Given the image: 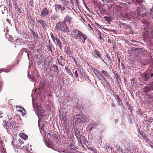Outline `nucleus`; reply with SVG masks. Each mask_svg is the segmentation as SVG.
<instances>
[{"instance_id":"20e7f679","label":"nucleus","mask_w":153,"mask_h":153,"mask_svg":"<svg viewBox=\"0 0 153 153\" xmlns=\"http://www.w3.org/2000/svg\"><path fill=\"white\" fill-rule=\"evenodd\" d=\"M151 31L149 32H145L144 33L143 38L145 41L149 45L152 43V39H153V35Z\"/></svg>"},{"instance_id":"bb28decb","label":"nucleus","mask_w":153,"mask_h":153,"mask_svg":"<svg viewBox=\"0 0 153 153\" xmlns=\"http://www.w3.org/2000/svg\"><path fill=\"white\" fill-rule=\"evenodd\" d=\"M106 21L108 22H110L111 21L112 19L111 17H108V16H105L104 17Z\"/></svg>"},{"instance_id":"5701e85b","label":"nucleus","mask_w":153,"mask_h":153,"mask_svg":"<svg viewBox=\"0 0 153 153\" xmlns=\"http://www.w3.org/2000/svg\"><path fill=\"white\" fill-rule=\"evenodd\" d=\"M53 67L54 68V71L57 73H59V70H58V66L55 64L53 65Z\"/></svg>"},{"instance_id":"1a4fd4ad","label":"nucleus","mask_w":153,"mask_h":153,"mask_svg":"<svg viewBox=\"0 0 153 153\" xmlns=\"http://www.w3.org/2000/svg\"><path fill=\"white\" fill-rule=\"evenodd\" d=\"M66 111L63 112L62 114L61 119L62 122H63L65 125H66L68 122V118L67 117V115L66 113Z\"/></svg>"},{"instance_id":"e2e57ef3","label":"nucleus","mask_w":153,"mask_h":153,"mask_svg":"<svg viewBox=\"0 0 153 153\" xmlns=\"http://www.w3.org/2000/svg\"><path fill=\"white\" fill-rule=\"evenodd\" d=\"M60 58H62V59L63 58V57H62V56H60Z\"/></svg>"},{"instance_id":"7c9ffc66","label":"nucleus","mask_w":153,"mask_h":153,"mask_svg":"<svg viewBox=\"0 0 153 153\" xmlns=\"http://www.w3.org/2000/svg\"><path fill=\"white\" fill-rule=\"evenodd\" d=\"M10 69H0V72L1 71H3L4 72H8L10 71Z\"/></svg>"},{"instance_id":"6e6d98bb","label":"nucleus","mask_w":153,"mask_h":153,"mask_svg":"<svg viewBox=\"0 0 153 153\" xmlns=\"http://www.w3.org/2000/svg\"><path fill=\"white\" fill-rule=\"evenodd\" d=\"M74 61L75 63V64H77L76 62V61L75 60V59H74Z\"/></svg>"},{"instance_id":"c756f323","label":"nucleus","mask_w":153,"mask_h":153,"mask_svg":"<svg viewBox=\"0 0 153 153\" xmlns=\"http://www.w3.org/2000/svg\"><path fill=\"white\" fill-rule=\"evenodd\" d=\"M28 76L29 78L30 77V79H32V80H34V76L33 74H32V75L31 76V75L29 73V72H28Z\"/></svg>"},{"instance_id":"e433bc0d","label":"nucleus","mask_w":153,"mask_h":153,"mask_svg":"<svg viewBox=\"0 0 153 153\" xmlns=\"http://www.w3.org/2000/svg\"><path fill=\"white\" fill-rule=\"evenodd\" d=\"M95 71L97 73H98L100 76H102L101 72H100V71H98L97 70H96V69L95 70Z\"/></svg>"},{"instance_id":"a19ab883","label":"nucleus","mask_w":153,"mask_h":153,"mask_svg":"<svg viewBox=\"0 0 153 153\" xmlns=\"http://www.w3.org/2000/svg\"><path fill=\"white\" fill-rule=\"evenodd\" d=\"M16 107H17V108H22V109L25 112V109L22 107L20 106H19V105H17L16 106Z\"/></svg>"},{"instance_id":"c03bdc74","label":"nucleus","mask_w":153,"mask_h":153,"mask_svg":"<svg viewBox=\"0 0 153 153\" xmlns=\"http://www.w3.org/2000/svg\"><path fill=\"white\" fill-rule=\"evenodd\" d=\"M14 143V142L13 141H12V142L11 145H13V148H14V149H15V148L16 147V146H15V147H14V144H13V143Z\"/></svg>"},{"instance_id":"2f4dec72","label":"nucleus","mask_w":153,"mask_h":153,"mask_svg":"<svg viewBox=\"0 0 153 153\" xmlns=\"http://www.w3.org/2000/svg\"><path fill=\"white\" fill-rule=\"evenodd\" d=\"M115 99L117 100V102H119L120 101V98L118 95L117 94L115 96Z\"/></svg>"},{"instance_id":"3c124183","label":"nucleus","mask_w":153,"mask_h":153,"mask_svg":"<svg viewBox=\"0 0 153 153\" xmlns=\"http://www.w3.org/2000/svg\"><path fill=\"white\" fill-rule=\"evenodd\" d=\"M22 116H24L25 114V112H24L23 111V112H22Z\"/></svg>"},{"instance_id":"8fccbe9b","label":"nucleus","mask_w":153,"mask_h":153,"mask_svg":"<svg viewBox=\"0 0 153 153\" xmlns=\"http://www.w3.org/2000/svg\"><path fill=\"white\" fill-rule=\"evenodd\" d=\"M33 35L35 36H36V33H35V32H33Z\"/></svg>"},{"instance_id":"c85d7f7f","label":"nucleus","mask_w":153,"mask_h":153,"mask_svg":"<svg viewBox=\"0 0 153 153\" xmlns=\"http://www.w3.org/2000/svg\"><path fill=\"white\" fill-rule=\"evenodd\" d=\"M73 72L74 73V74L76 78H78V74L77 73V71L76 70L74 71H74H73Z\"/></svg>"},{"instance_id":"79ce46f5","label":"nucleus","mask_w":153,"mask_h":153,"mask_svg":"<svg viewBox=\"0 0 153 153\" xmlns=\"http://www.w3.org/2000/svg\"><path fill=\"white\" fill-rule=\"evenodd\" d=\"M82 0V1L84 3V4L85 5V7H86V8H88V7H87V5L86 4L84 1L83 0Z\"/></svg>"},{"instance_id":"13d9d810","label":"nucleus","mask_w":153,"mask_h":153,"mask_svg":"<svg viewBox=\"0 0 153 153\" xmlns=\"http://www.w3.org/2000/svg\"><path fill=\"white\" fill-rule=\"evenodd\" d=\"M105 64L107 65L106 63L104 61V62H103Z\"/></svg>"},{"instance_id":"4d7b16f0","label":"nucleus","mask_w":153,"mask_h":153,"mask_svg":"<svg viewBox=\"0 0 153 153\" xmlns=\"http://www.w3.org/2000/svg\"><path fill=\"white\" fill-rule=\"evenodd\" d=\"M7 21L9 23H10V21H9V19H7Z\"/></svg>"},{"instance_id":"a18cd8bd","label":"nucleus","mask_w":153,"mask_h":153,"mask_svg":"<svg viewBox=\"0 0 153 153\" xmlns=\"http://www.w3.org/2000/svg\"><path fill=\"white\" fill-rule=\"evenodd\" d=\"M17 111L18 112H19L21 113H22V112H23V111L22 110H17Z\"/></svg>"},{"instance_id":"72a5a7b5","label":"nucleus","mask_w":153,"mask_h":153,"mask_svg":"<svg viewBox=\"0 0 153 153\" xmlns=\"http://www.w3.org/2000/svg\"><path fill=\"white\" fill-rule=\"evenodd\" d=\"M106 30L107 31L112 32L114 33H116V31L114 29H106Z\"/></svg>"},{"instance_id":"aec40b11","label":"nucleus","mask_w":153,"mask_h":153,"mask_svg":"<svg viewBox=\"0 0 153 153\" xmlns=\"http://www.w3.org/2000/svg\"><path fill=\"white\" fill-rule=\"evenodd\" d=\"M3 123L2 124V126H3V129L7 132V125L6 122V121H3Z\"/></svg>"},{"instance_id":"680f3d73","label":"nucleus","mask_w":153,"mask_h":153,"mask_svg":"<svg viewBox=\"0 0 153 153\" xmlns=\"http://www.w3.org/2000/svg\"><path fill=\"white\" fill-rule=\"evenodd\" d=\"M130 109V111L131 112L132 110L131 109Z\"/></svg>"},{"instance_id":"864d4df0","label":"nucleus","mask_w":153,"mask_h":153,"mask_svg":"<svg viewBox=\"0 0 153 153\" xmlns=\"http://www.w3.org/2000/svg\"><path fill=\"white\" fill-rule=\"evenodd\" d=\"M101 33L100 32H99L98 33V34L99 36H101Z\"/></svg>"},{"instance_id":"774afa93","label":"nucleus","mask_w":153,"mask_h":153,"mask_svg":"<svg viewBox=\"0 0 153 153\" xmlns=\"http://www.w3.org/2000/svg\"><path fill=\"white\" fill-rule=\"evenodd\" d=\"M1 114V112H0V115Z\"/></svg>"},{"instance_id":"f704fd0d","label":"nucleus","mask_w":153,"mask_h":153,"mask_svg":"<svg viewBox=\"0 0 153 153\" xmlns=\"http://www.w3.org/2000/svg\"><path fill=\"white\" fill-rule=\"evenodd\" d=\"M136 1L139 4H140L144 2V0H136Z\"/></svg>"},{"instance_id":"cd10ccee","label":"nucleus","mask_w":153,"mask_h":153,"mask_svg":"<svg viewBox=\"0 0 153 153\" xmlns=\"http://www.w3.org/2000/svg\"><path fill=\"white\" fill-rule=\"evenodd\" d=\"M21 137L24 140H26L27 139V136L24 134H22L21 135Z\"/></svg>"},{"instance_id":"bf43d9fd","label":"nucleus","mask_w":153,"mask_h":153,"mask_svg":"<svg viewBox=\"0 0 153 153\" xmlns=\"http://www.w3.org/2000/svg\"><path fill=\"white\" fill-rule=\"evenodd\" d=\"M132 41V42H134L135 41V40H132V41Z\"/></svg>"},{"instance_id":"f8f14e48","label":"nucleus","mask_w":153,"mask_h":153,"mask_svg":"<svg viewBox=\"0 0 153 153\" xmlns=\"http://www.w3.org/2000/svg\"><path fill=\"white\" fill-rule=\"evenodd\" d=\"M92 56L96 58L99 57L102 55L100 52L96 50H95L92 52Z\"/></svg>"},{"instance_id":"6ab92c4d","label":"nucleus","mask_w":153,"mask_h":153,"mask_svg":"<svg viewBox=\"0 0 153 153\" xmlns=\"http://www.w3.org/2000/svg\"><path fill=\"white\" fill-rule=\"evenodd\" d=\"M126 17L128 19H132L134 18L133 16L132 15L131 13H128L126 15Z\"/></svg>"},{"instance_id":"37998d69","label":"nucleus","mask_w":153,"mask_h":153,"mask_svg":"<svg viewBox=\"0 0 153 153\" xmlns=\"http://www.w3.org/2000/svg\"><path fill=\"white\" fill-rule=\"evenodd\" d=\"M99 57L101 59V61H102V62H104V60L103 59V58H102V57L101 56Z\"/></svg>"},{"instance_id":"a211bd4d","label":"nucleus","mask_w":153,"mask_h":153,"mask_svg":"<svg viewBox=\"0 0 153 153\" xmlns=\"http://www.w3.org/2000/svg\"><path fill=\"white\" fill-rule=\"evenodd\" d=\"M65 51L66 53L69 55H71L72 54V52L70 50V48L69 47H65Z\"/></svg>"},{"instance_id":"338daca9","label":"nucleus","mask_w":153,"mask_h":153,"mask_svg":"<svg viewBox=\"0 0 153 153\" xmlns=\"http://www.w3.org/2000/svg\"><path fill=\"white\" fill-rule=\"evenodd\" d=\"M114 106V104H113V105H112V106Z\"/></svg>"},{"instance_id":"4c0bfd02","label":"nucleus","mask_w":153,"mask_h":153,"mask_svg":"<svg viewBox=\"0 0 153 153\" xmlns=\"http://www.w3.org/2000/svg\"><path fill=\"white\" fill-rule=\"evenodd\" d=\"M150 12H151V13H150L151 15L152 16H153L152 18L153 19V4L152 7V9L150 10Z\"/></svg>"},{"instance_id":"0eeeda50","label":"nucleus","mask_w":153,"mask_h":153,"mask_svg":"<svg viewBox=\"0 0 153 153\" xmlns=\"http://www.w3.org/2000/svg\"><path fill=\"white\" fill-rule=\"evenodd\" d=\"M76 119L80 123L81 122L83 123H88L89 122V119L87 116L84 115L76 116Z\"/></svg>"},{"instance_id":"0e129e2a","label":"nucleus","mask_w":153,"mask_h":153,"mask_svg":"<svg viewBox=\"0 0 153 153\" xmlns=\"http://www.w3.org/2000/svg\"><path fill=\"white\" fill-rule=\"evenodd\" d=\"M103 2H104V0H101ZM105 1H106V0H105Z\"/></svg>"},{"instance_id":"2eb2a0df","label":"nucleus","mask_w":153,"mask_h":153,"mask_svg":"<svg viewBox=\"0 0 153 153\" xmlns=\"http://www.w3.org/2000/svg\"><path fill=\"white\" fill-rule=\"evenodd\" d=\"M71 19V18L68 16H66L65 18L64 19V22L65 24L66 22L68 23L69 24L70 23V21Z\"/></svg>"},{"instance_id":"393cba45","label":"nucleus","mask_w":153,"mask_h":153,"mask_svg":"<svg viewBox=\"0 0 153 153\" xmlns=\"http://www.w3.org/2000/svg\"><path fill=\"white\" fill-rule=\"evenodd\" d=\"M58 139L57 137V135L56 134H54L53 138V140L55 141H56V144H58V145H59V142L57 141Z\"/></svg>"},{"instance_id":"5fc2aeb1","label":"nucleus","mask_w":153,"mask_h":153,"mask_svg":"<svg viewBox=\"0 0 153 153\" xmlns=\"http://www.w3.org/2000/svg\"><path fill=\"white\" fill-rule=\"evenodd\" d=\"M55 40H56V41H57V40H59V39H58L57 37H55Z\"/></svg>"},{"instance_id":"603ef678","label":"nucleus","mask_w":153,"mask_h":153,"mask_svg":"<svg viewBox=\"0 0 153 153\" xmlns=\"http://www.w3.org/2000/svg\"><path fill=\"white\" fill-rule=\"evenodd\" d=\"M57 60H58V62L59 63V64L60 65H62L61 63V62H60L59 61L58 59Z\"/></svg>"},{"instance_id":"7ed1b4c3","label":"nucleus","mask_w":153,"mask_h":153,"mask_svg":"<svg viewBox=\"0 0 153 153\" xmlns=\"http://www.w3.org/2000/svg\"><path fill=\"white\" fill-rule=\"evenodd\" d=\"M56 28L57 30L62 31L64 33H68L69 32L68 28L64 22H60L57 23L56 25Z\"/></svg>"},{"instance_id":"dca6fc26","label":"nucleus","mask_w":153,"mask_h":153,"mask_svg":"<svg viewBox=\"0 0 153 153\" xmlns=\"http://www.w3.org/2000/svg\"><path fill=\"white\" fill-rule=\"evenodd\" d=\"M47 49L48 51H50L51 53H53L52 48H53V45L50 43L48 44L47 45Z\"/></svg>"},{"instance_id":"423d86ee","label":"nucleus","mask_w":153,"mask_h":153,"mask_svg":"<svg viewBox=\"0 0 153 153\" xmlns=\"http://www.w3.org/2000/svg\"><path fill=\"white\" fill-rule=\"evenodd\" d=\"M52 12V10L46 7H44L41 11L40 16L42 18H45L50 15V13Z\"/></svg>"},{"instance_id":"a878e982","label":"nucleus","mask_w":153,"mask_h":153,"mask_svg":"<svg viewBox=\"0 0 153 153\" xmlns=\"http://www.w3.org/2000/svg\"><path fill=\"white\" fill-rule=\"evenodd\" d=\"M54 134H51L50 133H48L47 135V137L49 138L50 139L53 140Z\"/></svg>"},{"instance_id":"c9c22d12","label":"nucleus","mask_w":153,"mask_h":153,"mask_svg":"<svg viewBox=\"0 0 153 153\" xmlns=\"http://www.w3.org/2000/svg\"><path fill=\"white\" fill-rule=\"evenodd\" d=\"M51 38L52 39L53 42H55V37H54V36L53 35L52 33H51Z\"/></svg>"},{"instance_id":"052dcab7","label":"nucleus","mask_w":153,"mask_h":153,"mask_svg":"<svg viewBox=\"0 0 153 153\" xmlns=\"http://www.w3.org/2000/svg\"><path fill=\"white\" fill-rule=\"evenodd\" d=\"M118 61L120 62V58H118Z\"/></svg>"},{"instance_id":"f03ea898","label":"nucleus","mask_w":153,"mask_h":153,"mask_svg":"<svg viewBox=\"0 0 153 153\" xmlns=\"http://www.w3.org/2000/svg\"><path fill=\"white\" fill-rule=\"evenodd\" d=\"M32 97H34L33 96V94L32 93L31 95ZM34 98H32V104L34 108L36 109L38 111L37 113L39 115L42 116L44 115L45 111L42 108L41 105L39 104H37L35 102L34 100Z\"/></svg>"},{"instance_id":"4468645a","label":"nucleus","mask_w":153,"mask_h":153,"mask_svg":"<svg viewBox=\"0 0 153 153\" xmlns=\"http://www.w3.org/2000/svg\"><path fill=\"white\" fill-rule=\"evenodd\" d=\"M62 2L63 3V4L62 6L61 5L60 10L63 11L65 9V7L67 5V3L66 1L65 0H62Z\"/></svg>"},{"instance_id":"69168bd1","label":"nucleus","mask_w":153,"mask_h":153,"mask_svg":"<svg viewBox=\"0 0 153 153\" xmlns=\"http://www.w3.org/2000/svg\"><path fill=\"white\" fill-rule=\"evenodd\" d=\"M60 111L61 112H62V111H61V110H60Z\"/></svg>"},{"instance_id":"9d476101","label":"nucleus","mask_w":153,"mask_h":153,"mask_svg":"<svg viewBox=\"0 0 153 153\" xmlns=\"http://www.w3.org/2000/svg\"><path fill=\"white\" fill-rule=\"evenodd\" d=\"M38 125L39 127V128H40V131H41L42 133V132H43L44 133H46V132L47 131L46 130L47 129L46 128V127L45 126H46L45 123H44V122L43 126L41 127V128H40V120L39 119V120H38Z\"/></svg>"},{"instance_id":"ea45409f","label":"nucleus","mask_w":153,"mask_h":153,"mask_svg":"<svg viewBox=\"0 0 153 153\" xmlns=\"http://www.w3.org/2000/svg\"><path fill=\"white\" fill-rule=\"evenodd\" d=\"M103 79L104 81L105 82H106V84L108 86H109V83L108 82L107 80L106 79H105V78H104L103 77Z\"/></svg>"},{"instance_id":"09e8293b","label":"nucleus","mask_w":153,"mask_h":153,"mask_svg":"<svg viewBox=\"0 0 153 153\" xmlns=\"http://www.w3.org/2000/svg\"><path fill=\"white\" fill-rule=\"evenodd\" d=\"M106 56L108 59H110L111 58L108 56V55H106Z\"/></svg>"},{"instance_id":"4be33fe9","label":"nucleus","mask_w":153,"mask_h":153,"mask_svg":"<svg viewBox=\"0 0 153 153\" xmlns=\"http://www.w3.org/2000/svg\"><path fill=\"white\" fill-rule=\"evenodd\" d=\"M65 69L67 73H68L71 76H73V75L71 71L70 70L69 68H68L67 67H65Z\"/></svg>"},{"instance_id":"9b49d317","label":"nucleus","mask_w":153,"mask_h":153,"mask_svg":"<svg viewBox=\"0 0 153 153\" xmlns=\"http://www.w3.org/2000/svg\"><path fill=\"white\" fill-rule=\"evenodd\" d=\"M36 22L38 24H39L41 26V27L43 28H44L46 25L45 21L41 19L39 20L36 19Z\"/></svg>"},{"instance_id":"412c9836","label":"nucleus","mask_w":153,"mask_h":153,"mask_svg":"<svg viewBox=\"0 0 153 153\" xmlns=\"http://www.w3.org/2000/svg\"><path fill=\"white\" fill-rule=\"evenodd\" d=\"M61 7V5L59 4H56L55 5V10L56 12L58 11L60 9Z\"/></svg>"},{"instance_id":"58836bf2","label":"nucleus","mask_w":153,"mask_h":153,"mask_svg":"<svg viewBox=\"0 0 153 153\" xmlns=\"http://www.w3.org/2000/svg\"><path fill=\"white\" fill-rule=\"evenodd\" d=\"M137 113L139 115H142V113L141 111L140 110L138 109L137 111Z\"/></svg>"},{"instance_id":"f257e3e1","label":"nucleus","mask_w":153,"mask_h":153,"mask_svg":"<svg viewBox=\"0 0 153 153\" xmlns=\"http://www.w3.org/2000/svg\"><path fill=\"white\" fill-rule=\"evenodd\" d=\"M72 34L74 36L79 39L81 42L83 44H84L85 40L87 39V36L85 35L77 30H75L73 31Z\"/></svg>"},{"instance_id":"39448f33","label":"nucleus","mask_w":153,"mask_h":153,"mask_svg":"<svg viewBox=\"0 0 153 153\" xmlns=\"http://www.w3.org/2000/svg\"><path fill=\"white\" fill-rule=\"evenodd\" d=\"M135 11L137 16L141 17H144L146 15V10L144 7H143L142 5H140L136 9Z\"/></svg>"},{"instance_id":"6e6552de","label":"nucleus","mask_w":153,"mask_h":153,"mask_svg":"<svg viewBox=\"0 0 153 153\" xmlns=\"http://www.w3.org/2000/svg\"><path fill=\"white\" fill-rule=\"evenodd\" d=\"M98 124L95 122L92 121L88 124V126L89 128L88 129V131L89 133H90L91 131L96 128V126Z\"/></svg>"},{"instance_id":"49530a36","label":"nucleus","mask_w":153,"mask_h":153,"mask_svg":"<svg viewBox=\"0 0 153 153\" xmlns=\"http://www.w3.org/2000/svg\"><path fill=\"white\" fill-rule=\"evenodd\" d=\"M31 149H30L29 148H26V150L28 152H29L30 151V150H31Z\"/></svg>"},{"instance_id":"b1692460","label":"nucleus","mask_w":153,"mask_h":153,"mask_svg":"<svg viewBox=\"0 0 153 153\" xmlns=\"http://www.w3.org/2000/svg\"><path fill=\"white\" fill-rule=\"evenodd\" d=\"M60 49H61L62 48V44L61 42L60 39L57 40L56 41Z\"/></svg>"},{"instance_id":"473e14b6","label":"nucleus","mask_w":153,"mask_h":153,"mask_svg":"<svg viewBox=\"0 0 153 153\" xmlns=\"http://www.w3.org/2000/svg\"><path fill=\"white\" fill-rule=\"evenodd\" d=\"M51 19L53 20H55L57 18V16L55 15H53L51 16Z\"/></svg>"},{"instance_id":"de8ad7c7","label":"nucleus","mask_w":153,"mask_h":153,"mask_svg":"<svg viewBox=\"0 0 153 153\" xmlns=\"http://www.w3.org/2000/svg\"><path fill=\"white\" fill-rule=\"evenodd\" d=\"M99 39L100 40H102L103 39L101 36H100L99 37Z\"/></svg>"},{"instance_id":"ddd939ff","label":"nucleus","mask_w":153,"mask_h":153,"mask_svg":"<svg viewBox=\"0 0 153 153\" xmlns=\"http://www.w3.org/2000/svg\"><path fill=\"white\" fill-rule=\"evenodd\" d=\"M101 74L102 76H101L102 79H103V77L105 79V78L108 79L109 78V75L108 72L106 71L102 70L101 71Z\"/></svg>"},{"instance_id":"f3484780","label":"nucleus","mask_w":153,"mask_h":153,"mask_svg":"<svg viewBox=\"0 0 153 153\" xmlns=\"http://www.w3.org/2000/svg\"><path fill=\"white\" fill-rule=\"evenodd\" d=\"M126 28L127 30V31H129L130 34H132L134 33V30L132 29L130 26H127Z\"/></svg>"}]
</instances>
